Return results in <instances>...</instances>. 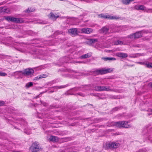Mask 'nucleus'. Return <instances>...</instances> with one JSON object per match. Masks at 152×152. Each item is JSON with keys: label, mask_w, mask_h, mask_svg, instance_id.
Returning <instances> with one entry per match:
<instances>
[{"label": "nucleus", "mask_w": 152, "mask_h": 152, "mask_svg": "<svg viewBox=\"0 0 152 152\" xmlns=\"http://www.w3.org/2000/svg\"><path fill=\"white\" fill-rule=\"evenodd\" d=\"M113 69L112 68H103L100 69H95L91 72V75H103L110 73L113 71Z\"/></svg>", "instance_id": "1"}, {"label": "nucleus", "mask_w": 152, "mask_h": 152, "mask_svg": "<svg viewBox=\"0 0 152 152\" xmlns=\"http://www.w3.org/2000/svg\"><path fill=\"white\" fill-rule=\"evenodd\" d=\"M128 122L126 121H120L118 122H112V125L119 128H129L131 126L128 124Z\"/></svg>", "instance_id": "2"}, {"label": "nucleus", "mask_w": 152, "mask_h": 152, "mask_svg": "<svg viewBox=\"0 0 152 152\" xmlns=\"http://www.w3.org/2000/svg\"><path fill=\"white\" fill-rule=\"evenodd\" d=\"M30 148L33 152H37L42 149L38 142H36L33 143Z\"/></svg>", "instance_id": "3"}, {"label": "nucleus", "mask_w": 152, "mask_h": 152, "mask_svg": "<svg viewBox=\"0 0 152 152\" xmlns=\"http://www.w3.org/2000/svg\"><path fill=\"white\" fill-rule=\"evenodd\" d=\"M120 146V144L118 142H110L107 143L106 144V148L108 149L109 148H115L118 147Z\"/></svg>", "instance_id": "4"}, {"label": "nucleus", "mask_w": 152, "mask_h": 152, "mask_svg": "<svg viewBox=\"0 0 152 152\" xmlns=\"http://www.w3.org/2000/svg\"><path fill=\"white\" fill-rule=\"evenodd\" d=\"M134 9L137 10H145L148 12H152V9L146 8L142 5H136L134 6Z\"/></svg>", "instance_id": "5"}, {"label": "nucleus", "mask_w": 152, "mask_h": 152, "mask_svg": "<svg viewBox=\"0 0 152 152\" xmlns=\"http://www.w3.org/2000/svg\"><path fill=\"white\" fill-rule=\"evenodd\" d=\"M5 19L9 21H11L16 23L21 22V20L20 19L8 16L5 17Z\"/></svg>", "instance_id": "6"}, {"label": "nucleus", "mask_w": 152, "mask_h": 152, "mask_svg": "<svg viewBox=\"0 0 152 152\" xmlns=\"http://www.w3.org/2000/svg\"><path fill=\"white\" fill-rule=\"evenodd\" d=\"M99 18H108L110 19H117L119 18V17L115 16H112L108 15H104L101 14L98 15Z\"/></svg>", "instance_id": "7"}, {"label": "nucleus", "mask_w": 152, "mask_h": 152, "mask_svg": "<svg viewBox=\"0 0 152 152\" xmlns=\"http://www.w3.org/2000/svg\"><path fill=\"white\" fill-rule=\"evenodd\" d=\"M69 33L72 36H75L80 32V29L77 28H71L68 30Z\"/></svg>", "instance_id": "8"}, {"label": "nucleus", "mask_w": 152, "mask_h": 152, "mask_svg": "<svg viewBox=\"0 0 152 152\" xmlns=\"http://www.w3.org/2000/svg\"><path fill=\"white\" fill-rule=\"evenodd\" d=\"M34 73V70L32 69H26L22 72V74L24 75H28L33 74Z\"/></svg>", "instance_id": "9"}, {"label": "nucleus", "mask_w": 152, "mask_h": 152, "mask_svg": "<svg viewBox=\"0 0 152 152\" xmlns=\"http://www.w3.org/2000/svg\"><path fill=\"white\" fill-rule=\"evenodd\" d=\"M68 86V84H66L64 86H54L52 87H49L48 88V90H50L51 89H53L54 92H56L57 91L58 89H61L65 88Z\"/></svg>", "instance_id": "10"}, {"label": "nucleus", "mask_w": 152, "mask_h": 152, "mask_svg": "<svg viewBox=\"0 0 152 152\" xmlns=\"http://www.w3.org/2000/svg\"><path fill=\"white\" fill-rule=\"evenodd\" d=\"M142 36V34L141 31L137 32L135 34H132L129 36V37L131 38H139L141 37Z\"/></svg>", "instance_id": "11"}, {"label": "nucleus", "mask_w": 152, "mask_h": 152, "mask_svg": "<svg viewBox=\"0 0 152 152\" xmlns=\"http://www.w3.org/2000/svg\"><path fill=\"white\" fill-rule=\"evenodd\" d=\"M82 33L86 34H90L93 32V30L90 28H83L80 29Z\"/></svg>", "instance_id": "12"}, {"label": "nucleus", "mask_w": 152, "mask_h": 152, "mask_svg": "<svg viewBox=\"0 0 152 152\" xmlns=\"http://www.w3.org/2000/svg\"><path fill=\"white\" fill-rule=\"evenodd\" d=\"M91 86L90 85H82L80 87H75L73 88V90L77 91L80 88H85V90H88L90 89Z\"/></svg>", "instance_id": "13"}, {"label": "nucleus", "mask_w": 152, "mask_h": 152, "mask_svg": "<svg viewBox=\"0 0 152 152\" xmlns=\"http://www.w3.org/2000/svg\"><path fill=\"white\" fill-rule=\"evenodd\" d=\"M67 72L69 73H77V72L76 71H75L72 69H60L58 71V72Z\"/></svg>", "instance_id": "14"}, {"label": "nucleus", "mask_w": 152, "mask_h": 152, "mask_svg": "<svg viewBox=\"0 0 152 152\" xmlns=\"http://www.w3.org/2000/svg\"><path fill=\"white\" fill-rule=\"evenodd\" d=\"M17 121V123L19 124L20 125H23V126H27V123L22 118L18 119Z\"/></svg>", "instance_id": "15"}, {"label": "nucleus", "mask_w": 152, "mask_h": 152, "mask_svg": "<svg viewBox=\"0 0 152 152\" xmlns=\"http://www.w3.org/2000/svg\"><path fill=\"white\" fill-rule=\"evenodd\" d=\"M23 71H18L14 72L12 75V76H18L19 77H21L23 75Z\"/></svg>", "instance_id": "16"}, {"label": "nucleus", "mask_w": 152, "mask_h": 152, "mask_svg": "<svg viewBox=\"0 0 152 152\" xmlns=\"http://www.w3.org/2000/svg\"><path fill=\"white\" fill-rule=\"evenodd\" d=\"M104 86H96L94 87V90L96 91H103Z\"/></svg>", "instance_id": "17"}, {"label": "nucleus", "mask_w": 152, "mask_h": 152, "mask_svg": "<svg viewBox=\"0 0 152 152\" xmlns=\"http://www.w3.org/2000/svg\"><path fill=\"white\" fill-rule=\"evenodd\" d=\"M146 130L148 131L146 134V136H148L149 138L150 136H151L150 138L152 137V128L149 129L148 127V128Z\"/></svg>", "instance_id": "18"}, {"label": "nucleus", "mask_w": 152, "mask_h": 152, "mask_svg": "<svg viewBox=\"0 0 152 152\" xmlns=\"http://www.w3.org/2000/svg\"><path fill=\"white\" fill-rule=\"evenodd\" d=\"M50 141L57 142L58 141V138L57 137L51 136L49 138Z\"/></svg>", "instance_id": "19"}, {"label": "nucleus", "mask_w": 152, "mask_h": 152, "mask_svg": "<svg viewBox=\"0 0 152 152\" xmlns=\"http://www.w3.org/2000/svg\"><path fill=\"white\" fill-rule=\"evenodd\" d=\"M2 13H10V9L9 8H7L6 7H2Z\"/></svg>", "instance_id": "20"}, {"label": "nucleus", "mask_w": 152, "mask_h": 152, "mask_svg": "<svg viewBox=\"0 0 152 152\" xmlns=\"http://www.w3.org/2000/svg\"><path fill=\"white\" fill-rule=\"evenodd\" d=\"M139 64H142L143 65H145L148 68H152V63H146L145 62H139Z\"/></svg>", "instance_id": "21"}, {"label": "nucleus", "mask_w": 152, "mask_h": 152, "mask_svg": "<svg viewBox=\"0 0 152 152\" xmlns=\"http://www.w3.org/2000/svg\"><path fill=\"white\" fill-rule=\"evenodd\" d=\"M102 59L104 61H108L110 62L115 60L116 59L115 58H102Z\"/></svg>", "instance_id": "22"}, {"label": "nucleus", "mask_w": 152, "mask_h": 152, "mask_svg": "<svg viewBox=\"0 0 152 152\" xmlns=\"http://www.w3.org/2000/svg\"><path fill=\"white\" fill-rule=\"evenodd\" d=\"M49 18L53 20H56L57 18L58 17V15H54V14L52 13L51 12L48 16Z\"/></svg>", "instance_id": "23"}, {"label": "nucleus", "mask_w": 152, "mask_h": 152, "mask_svg": "<svg viewBox=\"0 0 152 152\" xmlns=\"http://www.w3.org/2000/svg\"><path fill=\"white\" fill-rule=\"evenodd\" d=\"M116 56L118 57H127L128 55L125 53H116Z\"/></svg>", "instance_id": "24"}, {"label": "nucleus", "mask_w": 152, "mask_h": 152, "mask_svg": "<svg viewBox=\"0 0 152 152\" xmlns=\"http://www.w3.org/2000/svg\"><path fill=\"white\" fill-rule=\"evenodd\" d=\"M104 91H114L113 89L110 88V87L109 86H104Z\"/></svg>", "instance_id": "25"}, {"label": "nucleus", "mask_w": 152, "mask_h": 152, "mask_svg": "<svg viewBox=\"0 0 152 152\" xmlns=\"http://www.w3.org/2000/svg\"><path fill=\"white\" fill-rule=\"evenodd\" d=\"M108 30V28L106 27H103L100 30L101 32L106 34Z\"/></svg>", "instance_id": "26"}, {"label": "nucleus", "mask_w": 152, "mask_h": 152, "mask_svg": "<svg viewBox=\"0 0 152 152\" xmlns=\"http://www.w3.org/2000/svg\"><path fill=\"white\" fill-rule=\"evenodd\" d=\"M134 0H122V2L124 4L127 5L129 4L130 2L133 1Z\"/></svg>", "instance_id": "27"}, {"label": "nucleus", "mask_w": 152, "mask_h": 152, "mask_svg": "<svg viewBox=\"0 0 152 152\" xmlns=\"http://www.w3.org/2000/svg\"><path fill=\"white\" fill-rule=\"evenodd\" d=\"M92 56V53L91 52H89L87 54L83 55L81 57H90Z\"/></svg>", "instance_id": "28"}, {"label": "nucleus", "mask_w": 152, "mask_h": 152, "mask_svg": "<svg viewBox=\"0 0 152 152\" xmlns=\"http://www.w3.org/2000/svg\"><path fill=\"white\" fill-rule=\"evenodd\" d=\"M33 85V83L32 82H30L26 84V87L27 88H28L32 86Z\"/></svg>", "instance_id": "29"}, {"label": "nucleus", "mask_w": 152, "mask_h": 152, "mask_svg": "<svg viewBox=\"0 0 152 152\" xmlns=\"http://www.w3.org/2000/svg\"><path fill=\"white\" fill-rule=\"evenodd\" d=\"M40 77H39L40 78V79H42V78H45L47 77L48 76V74H43L42 75H39Z\"/></svg>", "instance_id": "30"}, {"label": "nucleus", "mask_w": 152, "mask_h": 152, "mask_svg": "<svg viewBox=\"0 0 152 152\" xmlns=\"http://www.w3.org/2000/svg\"><path fill=\"white\" fill-rule=\"evenodd\" d=\"M24 130V133H26V134H30L31 133V132L30 129H29L28 130H27L25 128Z\"/></svg>", "instance_id": "31"}, {"label": "nucleus", "mask_w": 152, "mask_h": 152, "mask_svg": "<svg viewBox=\"0 0 152 152\" xmlns=\"http://www.w3.org/2000/svg\"><path fill=\"white\" fill-rule=\"evenodd\" d=\"M123 42H121V41L118 40L115 42V45H122L123 44Z\"/></svg>", "instance_id": "32"}, {"label": "nucleus", "mask_w": 152, "mask_h": 152, "mask_svg": "<svg viewBox=\"0 0 152 152\" xmlns=\"http://www.w3.org/2000/svg\"><path fill=\"white\" fill-rule=\"evenodd\" d=\"M10 111L11 113H14L16 112L17 110H16L14 108L12 109H10Z\"/></svg>", "instance_id": "33"}, {"label": "nucleus", "mask_w": 152, "mask_h": 152, "mask_svg": "<svg viewBox=\"0 0 152 152\" xmlns=\"http://www.w3.org/2000/svg\"><path fill=\"white\" fill-rule=\"evenodd\" d=\"M97 39H91L90 40V41L91 43H94L97 41Z\"/></svg>", "instance_id": "34"}, {"label": "nucleus", "mask_w": 152, "mask_h": 152, "mask_svg": "<svg viewBox=\"0 0 152 152\" xmlns=\"http://www.w3.org/2000/svg\"><path fill=\"white\" fill-rule=\"evenodd\" d=\"M7 75V74L5 72H0V76H5Z\"/></svg>", "instance_id": "35"}, {"label": "nucleus", "mask_w": 152, "mask_h": 152, "mask_svg": "<svg viewBox=\"0 0 152 152\" xmlns=\"http://www.w3.org/2000/svg\"><path fill=\"white\" fill-rule=\"evenodd\" d=\"M25 12H26L29 13V12H32L33 11V10H31V9H29V8H28L27 9L25 10Z\"/></svg>", "instance_id": "36"}, {"label": "nucleus", "mask_w": 152, "mask_h": 152, "mask_svg": "<svg viewBox=\"0 0 152 152\" xmlns=\"http://www.w3.org/2000/svg\"><path fill=\"white\" fill-rule=\"evenodd\" d=\"M87 61H86V60L84 61H74L76 63H86L87 62Z\"/></svg>", "instance_id": "37"}, {"label": "nucleus", "mask_w": 152, "mask_h": 152, "mask_svg": "<svg viewBox=\"0 0 152 152\" xmlns=\"http://www.w3.org/2000/svg\"><path fill=\"white\" fill-rule=\"evenodd\" d=\"M41 104L44 106H46L47 105V103L45 102H43L41 100L40 101Z\"/></svg>", "instance_id": "38"}, {"label": "nucleus", "mask_w": 152, "mask_h": 152, "mask_svg": "<svg viewBox=\"0 0 152 152\" xmlns=\"http://www.w3.org/2000/svg\"><path fill=\"white\" fill-rule=\"evenodd\" d=\"M62 76L65 77H70V75L69 74H62Z\"/></svg>", "instance_id": "39"}, {"label": "nucleus", "mask_w": 152, "mask_h": 152, "mask_svg": "<svg viewBox=\"0 0 152 152\" xmlns=\"http://www.w3.org/2000/svg\"><path fill=\"white\" fill-rule=\"evenodd\" d=\"M105 51L108 53H112L114 51H115V50H105Z\"/></svg>", "instance_id": "40"}, {"label": "nucleus", "mask_w": 152, "mask_h": 152, "mask_svg": "<svg viewBox=\"0 0 152 152\" xmlns=\"http://www.w3.org/2000/svg\"><path fill=\"white\" fill-rule=\"evenodd\" d=\"M121 107H116L114 109H113V110L114 111H117L118 110V109H121Z\"/></svg>", "instance_id": "41"}, {"label": "nucleus", "mask_w": 152, "mask_h": 152, "mask_svg": "<svg viewBox=\"0 0 152 152\" xmlns=\"http://www.w3.org/2000/svg\"><path fill=\"white\" fill-rule=\"evenodd\" d=\"M40 77L39 75L36 77H35L34 78V80H39V79H40V77L39 78V77Z\"/></svg>", "instance_id": "42"}, {"label": "nucleus", "mask_w": 152, "mask_h": 152, "mask_svg": "<svg viewBox=\"0 0 152 152\" xmlns=\"http://www.w3.org/2000/svg\"><path fill=\"white\" fill-rule=\"evenodd\" d=\"M4 104V102L3 101H0V106H3Z\"/></svg>", "instance_id": "43"}, {"label": "nucleus", "mask_w": 152, "mask_h": 152, "mask_svg": "<svg viewBox=\"0 0 152 152\" xmlns=\"http://www.w3.org/2000/svg\"><path fill=\"white\" fill-rule=\"evenodd\" d=\"M41 96V95H40V94H39V95H37V96H36L35 97H34V99H37L39 97H40Z\"/></svg>", "instance_id": "44"}, {"label": "nucleus", "mask_w": 152, "mask_h": 152, "mask_svg": "<svg viewBox=\"0 0 152 152\" xmlns=\"http://www.w3.org/2000/svg\"><path fill=\"white\" fill-rule=\"evenodd\" d=\"M54 92V91L53 90H51L48 92V93H52Z\"/></svg>", "instance_id": "45"}, {"label": "nucleus", "mask_w": 152, "mask_h": 152, "mask_svg": "<svg viewBox=\"0 0 152 152\" xmlns=\"http://www.w3.org/2000/svg\"><path fill=\"white\" fill-rule=\"evenodd\" d=\"M47 91H45V92H41L39 94H40V95H41V94H43L45 93Z\"/></svg>", "instance_id": "46"}, {"label": "nucleus", "mask_w": 152, "mask_h": 152, "mask_svg": "<svg viewBox=\"0 0 152 152\" xmlns=\"http://www.w3.org/2000/svg\"><path fill=\"white\" fill-rule=\"evenodd\" d=\"M77 94L78 95H79L81 96H83V94L81 93H78V94Z\"/></svg>", "instance_id": "47"}, {"label": "nucleus", "mask_w": 152, "mask_h": 152, "mask_svg": "<svg viewBox=\"0 0 152 152\" xmlns=\"http://www.w3.org/2000/svg\"><path fill=\"white\" fill-rule=\"evenodd\" d=\"M2 7H0V13H2Z\"/></svg>", "instance_id": "48"}, {"label": "nucleus", "mask_w": 152, "mask_h": 152, "mask_svg": "<svg viewBox=\"0 0 152 152\" xmlns=\"http://www.w3.org/2000/svg\"><path fill=\"white\" fill-rule=\"evenodd\" d=\"M14 127H15V129H20L19 128H18V127H17V126H14Z\"/></svg>", "instance_id": "49"}, {"label": "nucleus", "mask_w": 152, "mask_h": 152, "mask_svg": "<svg viewBox=\"0 0 152 152\" xmlns=\"http://www.w3.org/2000/svg\"><path fill=\"white\" fill-rule=\"evenodd\" d=\"M3 4H4V2H2L0 3V6L3 5Z\"/></svg>", "instance_id": "50"}, {"label": "nucleus", "mask_w": 152, "mask_h": 152, "mask_svg": "<svg viewBox=\"0 0 152 152\" xmlns=\"http://www.w3.org/2000/svg\"><path fill=\"white\" fill-rule=\"evenodd\" d=\"M53 82L54 81H53L52 82H51L50 83H51V84H53Z\"/></svg>", "instance_id": "51"}, {"label": "nucleus", "mask_w": 152, "mask_h": 152, "mask_svg": "<svg viewBox=\"0 0 152 152\" xmlns=\"http://www.w3.org/2000/svg\"><path fill=\"white\" fill-rule=\"evenodd\" d=\"M81 58V59H85V58H87L83 57V58Z\"/></svg>", "instance_id": "52"}, {"label": "nucleus", "mask_w": 152, "mask_h": 152, "mask_svg": "<svg viewBox=\"0 0 152 152\" xmlns=\"http://www.w3.org/2000/svg\"><path fill=\"white\" fill-rule=\"evenodd\" d=\"M151 87L152 88V82L151 83Z\"/></svg>", "instance_id": "53"}, {"label": "nucleus", "mask_w": 152, "mask_h": 152, "mask_svg": "<svg viewBox=\"0 0 152 152\" xmlns=\"http://www.w3.org/2000/svg\"><path fill=\"white\" fill-rule=\"evenodd\" d=\"M151 112H152V109L151 110Z\"/></svg>", "instance_id": "54"}, {"label": "nucleus", "mask_w": 152, "mask_h": 152, "mask_svg": "<svg viewBox=\"0 0 152 152\" xmlns=\"http://www.w3.org/2000/svg\"><path fill=\"white\" fill-rule=\"evenodd\" d=\"M105 47H108V46H105Z\"/></svg>", "instance_id": "55"}]
</instances>
